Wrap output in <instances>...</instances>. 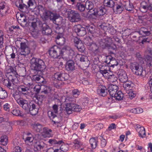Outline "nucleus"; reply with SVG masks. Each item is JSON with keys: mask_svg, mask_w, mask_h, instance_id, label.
<instances>
[{"mask_svg": "<svg viewBox=\"0 0 152 152\" xmlns=\"http://www.w3.org/2000/svg\"><path fill=\"white\" fill-rule=\"evenodd\" d=\"M49 53L50 56L54 58L63 56L67 60H70L75 55L74 50L69 47L64 48L61 50L57 46L54 45L50 49Z\"/></svg>", "mask_w": 152, "mask_h": 152, "instance_id": "1", "label": "nucleus"}, {"mask_svg": "<svg viewBox=\"0 0 152 152\" xmlns=\"http://www.w3.org/2000/svg\"><path fill=\"white\" fill-rule=\"evenodd\" d=\"M62 101L65 102L66 104L65 108L66 112L68 114L72 113V111L80 112L81 109V107L74 103L76 102V99L72 95H67L66 97H64V101Z\"/></svg>", "mask_w": 152, "mask_h": 152, "instance_id": "2", "label": "nucleus"}, {"mask_svg": "<svg viewBox=\"0 0 152 152\" xmlns=\"http://www.w3.org/2000/svg\"><path fill=\"white\" fill-rule=\"evenodd\" d=\"M30 67L32 70L42 72L46 68L45 63L43 60L35 58H33L30 61Z\"/></svg>", "mask_w": 152, "mask_h": 152, "instance_id": "3", "label": "nucleus"}, {"mask_svg": "<svg viewBox=\"0 0 152 152\" xmlns=\"http://www.w3.org/2000/svg\"><path fill=\"white\" fill-rule=\"evenodd\" d=\"M7 76L8 77H7V78L3 80V84L9 89L11 90H13L14 85L15 84H18L19 82L18 78L16 76L12 77L9 75Z\"/></svg>", "mask_w": 152, "mask_h": 152, "instance_id": "4", "label": "nucleus"}, {"mask_svg": "<svg viewBox=\"0 0 152 152\" xmlns=\"http://www.w3.org/2000/svg\"><path fill=\"white\" fill-rule=\"evenodd\" d=\"M66 13L67 18L72 22H78L81 20V16L77 11L71 9H67Z\"/></svg>", "mask_w": 152, "mask_h": 152, "instance_id": "5", "label": "nucleus"}, {"mask_svg": "<svg viewBox=\"0 0 152 152\" xmlns=\"http://www.w3.org/2000/svg\"><path fill=\"white\" fill-rule=\"evenodd\" d=\"M88 39V40L90 41L88 42L87 40H85V42L86 45L89 46V49L96 55L101 53L102 52V50L99 46L96 43L92 42L91 38L89 37Z\"/></svg>", "mask_w": 152, "mask_h": 152, "instance_id": "6", "label": "nucleus"}, {"mask_svg": "<svg viewBox=\"0 0 152 152\" xmlns=\"http://www.w3.org/2000/svg\"><path fill=\"white\" fill-rule=\"evenodd\" d=\"M58 106L57 105L54 104L52 107L53 110L49 111L48 112V116L51 119H52L54 123H58L59 121L57 120L58 118L56 114L58 112Z\"/></svg>", "mask_w": 152, "mask_h": 152, "instance_id": "7", "label": "nucleus"}, {"mask_svg": "<svg viewBox=\"0 0 152 152\" xmlns=\"http://www.w3.org/2000/svg\"><path fill=\"white\" fill-rule=\"evenodd\" d=\"M54 80L55 81H58L59 82L58 83L59 86L61 84V83H60V81H63L67 80L69 78V75L68 74L65 73H55L54 75Z\"/></svg>", "mask_w": 152, "mask_h": 152, "instance_id": "8", "label": "nucleus"}, {"mask_svg": "<svg viewBox=\"0 0 152 152\" xmlns=\"http://www.w3.org/2000/svg\"><path fill=\"white\" fill-rule=\"evenodd\" d=\"M30 49L26 45V44H22L21 47L19 52L18 58L21 57L25 58L30 53Z\"/></svg>", "mask_w": 152, "mask_h": 152, "instance_id": "9", "label": "nucleus"}, {"mask_svg": "<svg viewBox=\"0 0 152 152\" xmlns=\"http://www.w3.org/2000/svg\"><path fill=\"white\" fill-rule=\"evenodd\" d=\"M57 13H54L51 12V11L48 10H45L44 12H43L42 18L45 20H50L53 22L54 21V19L55 18V16L56 15Z\"/></svg>", "mask_w": 152, "mask_h": 152, "instance_id": "10", "label": "nucleus"}, {"mask_svg": "<svg viewBox=\"0 0 152 152\" xmlns=\"http://www.w3.org/2000/svg\"><path fill=\"white\" fill-rule=\"evenodd\" d=\"M34 0H28L27 2L28 6L24 4H19L18 6L16 5L20 11L23 12L27 13L28 12V7L34 5Z\"/></svg>", "mask_w": 152, "mask_h": 152, "instance_id": "11", "label": "nucleus"}, {"mask_svg": "<svg viewBox=\"0 0 152 152\" xmlns=\"http://www.w3.org/2000/svg\"><path fill=\"white\" fill-rule=\"evenodd\" d=\"M99 42L100 47L103 48H105L110 47V45L113 42V41L111 38L107 37L101 40Z\"/></svg>", "mask_w": 152, "mask_h": 152, "instance_id": "12", "label": "nucleus"}, {"mask_svg": "<svg viewBox=\"0 0 152 152\" xmlns=\"http://www.w3.org/2000/svg\"><path fill=\"white\" fill-rule=\"evenodd\" d=\"M33 85L30 83H28L27 84H24L20 85L18 86L17 88L18 91L23 94H26L28 93V91L30 89L32 88Z\"/></svg>", "mask_w": 152, "mask_h": 152, "instance_id": "13", "label": "nucleus"}, {"mask_svg": "<svg viewBox=\"0 0 152 152\" xmlns=\"http://www.w3.org/2000/svg\"><path fill=\"white\" fill-rule=\"evenodd\" d=\"M36 102L34 101H31L28 104V108L26 111L29 110L30 113L32 115H35L38 112V108L36 105Z\"/></svg>", "mask_w": 152, "mask_h": 152, "instance_id": "14", "label": "nucleus"}, {"mask_svg": "<svg viewBox=\"0 0 152 152\" xmlns=\"http://www.w3.org/2000/svg\"><path fill=\"white\" fill-rule=\"evenodd\" d=\"M73 30L79 36H82L86 34V29L81 26V25H78L75 26L73 28Z\"/></svg>", "mask_w": 152, "mask_h": 152, "instance_id": "15", "label": "nucleus"}, {"mask_svg": "<svg viewBox=\"0 0 152 152\" xmlns=\"http://www.w3.org/2000/svg\"><path fill=\"white\" fill-rule=\"evenodd\" d=\"M33 88L34 89V91H36L37 93H39L41 89L44 90H42L41 92L44 93L45 94H47L50 91L49 88L48 87H46L44 85H37L34 87V85H33Z\"/></svg>", "mask_w": 152, "mask_h": 152, "instance_id": "16", "label": "nucleus"}, {"mask_svg": "<svg viewBox=\"0 0 152 152\" xmlns=\"http://www.w3.org/2000/svg\"><path fill=\"white\" fill-rule=\"evenodd\" d=\"M54 19V21L53 23L60 26L61 27H63L65 26V20L63 19L61 17L59 14H57Z\"/></svg>", "mask_w": 152, "mask_h": 152, "instance_id": "17", "label": "nucleus"}, {"mask_svg": "<svg viewBox=\"0 0 152 152\" xmlns=\"http://www.w3.org/2000/svg\"><path fill=\"white\" fill-rule=\"evenodd\" d=\"M54 19V21L53 23L60 26L61 27H63L65 26V20L63 19L61 17L59 14H57Z\"/></svg>", "mask_w": 152, "mask_h": 152, "instance_id": "18", "label": "nucleus"}, {"mask_svg": "<svg viewBox=\"0 0 152 152\" xmlns=\"http://www.w3.org/2000/svg\"><path fill=\"white\" fill-rule=\"evenodd\" d=\"M15 68L11 66H9L7 68L6 71V77H8L7 75H9L10 77L16 76L18 77V75L17 74L16 71L15 70Z\"/></svg>", "mask_w": 152, "mask_h": 152, "instance_id": "19", "label": "nucleus"}, {"mask_svg": "<svg viewBox=\"0 0 152 152\" xmlns=\"http://www.w3.org/2000/svg\"><path fill=\"white\" fill-rule=\"evenodd\" d=\"M17 103L24 109L27 110L28 108V104L27 101L23 98H20L17 100Z\"/></svg>", "mask_w": 152, "mask_h": 152, "instance_id": "20", "label": "nucleus"}, {"mask_svg": "<svg viewBox=\"0 0 152 152\" xmlns=\"http://www.w3.org/2000/svg\"><path fill=\"white\" fill-rule=\"evenodd\" d=\"M97 94L100 96H105L107 95V89L105 86L100 85L99 86L97 89Z\"/></svg>", "mask_w": 152, "mask_h": 152, "instance_id": "21", "label": "nucleus"}, {"mask_svg": "<svg viewBox=\"0 0 152 152\" xmlns=\"http://www.w3.org/2000/svg\"><path fill=\"white\" fill-rule=\"evenodd\" d=\"M41 26L42 33L43 34L49 35L52 33L51 29L46 23L43 24Z\"/></svg>", "mask_w": 152, "mask_h": 152, "instance_id": "22", "label": "nucleus"}, {"mask_svg": "<svg viewBox=\"0 0 152 152\" xmlns=\"http://www.w3.org/2000/svg\"><path fill=\"white\" fill-rule=\"evenodd\" d=\"M118 78L120 81L122 83H124L128 80L126 72L123 70H120L118 72Z\"/></svg>", "mask_w": 152, "mask_h": 152, "instance_id": "23", "label": "nucleus"}, {"mask_svg": "<svg viewBox=\"0 0 152 152\" xmlns=\"http://www.w3.org/2000/svg\"><path fill=\"white\" fill-rule=\"evenodd\" d=\"M118 87L115 85H110L108 88V90L110 96L112 97L115 95V94L118 91Z\"/></svg>", "mask_w": 152, "mask_h": 152, "instance_id": "24", "label": "nucleus"}, {"mask_svg": "<svg viewBox=\"0 0 152 152\" xmlns=\"http://www.w3.org/2000/svg\"><path fill=\"white\" fill-rule=\"evenodd\" d=\"M18 21L19 23L22 27L25 26L27 23L26 17L23 15H20V18H18Z\"/></svg>", "mask_w": 152, "mask_h": 152, "instance_id": "25", "label": "nucleus"}, {"mask_svg": "<svg viewBox=\"0 0 152 152\" xmlns=\"http://www.w3.org/2000/svg\"><path fill=\"white\" fill-rule=\"evenodd\" d=\"M41 23V22L39 20H34L31 23V26L30 28V30L33 32L36 31L37 30L38 26L40 25Z\"/></svg>", "mask_w": 152, "mask_h": 152, "instance_id": "26", "label": "nucleus"}, {"mask_svg": "<svg viewBox=\"0 0 152 152\" xmlns=\"http://www.w3.org/2000/svg\"><path fill=\"white\" fill-rule=\"evenodd\" d=\"M45 145L43 142H36L34 145V150L35 151H40L43 149Z\"/></svg>", "mask_w": 152, "mask_h": 152, "instance_id": "27", "label": "nucleus"}, {"mask_svg": "<svg viewBox=\"0 0 152 152\" xmlns=\"http://www.w3.org/2000/svg\"><path fill=\"white\" fill-rule=\"evenodd\" d=\"M66 69L68 71H72L75 69L74 64L72 61H69L66 64Z\"/></svg>", "mask_w": 152, "mask_h": 152, "instance_id": "28", "label": "nucleus"}, {"mask_svg": "<svg viewBox=\"0 0 152 152\" xmlns=\"http://www.w3.org/2000/svg\"><path fill=\"white\" fill-rule=\"evenodd\" d=\"M74 42L77 44V47L79 51L81 53L84 52L85 50V48L81 41L79 40L77 41L75 40Z\"/></svg>", "mask_w": 152, "mask_h": 152, "instance_id": "29", "label": "nucleus"}, {"mask_svg": "<svg viewBox=\"0 0 152 152\" xmlns=\"http://www.w3.org/2000/svg\"><path fill=\"white\" fill-rule=\"evenodd\" d=\"M52 130L48 129V128L45 127L42 129L41 133L42 135L44 137H50L51 135Z\"/></svg>", "mask_w": 152, "mask_h": 152, "instance_id": "30", "label": "nucleus"}, {"mask_svg": "<svg viewBox=\"0 0 152 152\" xmlns=\"http://www.w3.org/2000/svg\"><path fill=\"white\" fill-rule=\"evenodd\" d=\"M75 8L76 10L80 12H82L85 11L86 9V6H85V4L81 2H77L76 3Z\"/></svg>", "mask_w": 152, "mask_h": 152, "instance_id": "31", "label": "nucleus"}, {"mask_svg": "<svg viewBox=\"0 0 152 152\" xmlns=\"http://www.w3.org/2000/svg\"><path fill=\"white\" fill-rule=\"evenodd\" d=\"M115 1L113 0H104L103 4L104 7L110 8L113 7L115 5Z\"/></svg>", "mask_w": 152, "mask_h": 152, "instance_id": "32", "label": "nucleus"}, {"mask_svg": "<svg viewBox=\"0 0 152 152\" xmlns=\"http://www.w3.org/2000/svg\"><path fill=\"white\" fill-rule=\"evenodd\" d=\"M107 66H102L100 68L99 72L105 77L107 78L109 76V73L107 70Z\"/></svg>", "mask_w": 152, "mask_h": 152, "instance_id": "33", "label": "nucleus"}, {"mask_svg": "<svg viewBox=\"0 0 152 152\" xmlns=\"http://www.w3.org/2000/svg\"><path fill=\"white\" fill-rule=\"evenodd\" d=\"M7 9L5 6V4L3 2L0 3V14L2 16L7 11Z\"/></svg>", "mask_w": 152, "mask_h": 152, "instance_id": "34", "label": "nucleus"}, {"mask_svg": "<svg viewBox=\"0 0 152 152\" xmlns=\"http://www.w3.org/2000/svg\"><path fill=\"white\" fill-rule=\"evenodd\" d=\"M8 96L7 91L0 86V99H4L7 98Z\"/></svg>", "mask_w": 152, "mask_h": 152, "instance_id": "35", "label": "nucleus"}, {"mask_svg": "<svg viewBox=\"0 0 152 152\" xmlns=\"http://www.w3.org/2000/svg\"><path fill=\"white\" fill-rule=\"evenodd\" d=\"M32 127L35 130L41 133L42 130V126L39 123L34 124L32 125Z\"/></svg>", "mask_w": 152, "mask_h": 152, "instance_id": "36", "label": "nucleus"}, {"mask_svg": "<svg viewBox=\"0 0 152 152\" xmlns=\"http://www.w3.org/2000/svg\"><path fill=\"white\" fill-rule=\"evenodd\" d=\"M43 78L39 75H33L32 80L33 81H35L39 83H42L43 81Z\"/></svg>", "mask_w": 152, "mask_h": 152, "instance_id": "37", "label": "nucleus"}, {"mask_svg": "<svg viewBox=\"0 0 152 152\" xmlns=\"http://www.w3.org/2000/svg\"><path fill=\"white\" fill-rule=\"evenodd\" d=\"M124 96V94L122 92L118 91L115 94V95L113 97H114L116 99L118 100H121L123 99Z\"/></svg>", "mask_w": 152, "mask_h": 152, "instance_id": "38", "label": "nucleus"}, {"mask_svg": "<svg viewBox=\"0 0 152 152\" xmlns=\"http://www.w3.org/2000/svg\"><path fill=\"white\" fill-rule=\"evenodd\" d=\"M8 143V137L6 135L1 136L0 138V143L2 145H6Z\"/></svg>", "mask_w": 152, "mask_h": 152, "instance_id": "39", "label": "nucleus"}, {"mask_svg": "<svg viewBox=\"0 0 152 152\" xmlns=\"http://www.w3.org/2000/svg\"><path fill=\"white\" fill-rule=\"evenodd\" d=\"M65 39L62 37L58 35L56 37V42L57 43L60 45H63L65 43Z\"/></svg>", "mask_w": 152, "mask_h": 152, "instance_id": "40", "label": "nucleus"}, {"mask_svg": "<svg viewBox=\"0 0 152 152\" xmlns=\"http://www.w3.org/2000/svg\"><path fill=\"white\" fill-rule=\"evenodd\" d=\"M97 10L99 16L104 15L106 12V10L104 6H101Z\"/></svg>", "mask_w": 152, "mask_h": 152, "instance_id": "41", "label": "nucleus"}, {"mask_svg": "<svg viewBox=\"0 0 152 152\" xmlns=\"http://www.w3.org/2000/svg\"><path fill=\"white\" fill-rule=\"evenodd\" d=\"M89 142L92 148L94 149L96 148L97 142V141L96 139L95 138H91L89 140Z\"/></svg>", "mask_w": 152, "mask_h": 152, "instance_id": "42", "label": "nucleus"}, {"mask_svg": "<svg viewBox=\"0 0 152 152\" xmlns=\"http://www.w3.org/2000/svg\"><path fill=\"white\" fill-rule=\"evenodd\" d=\"M140 66L137 63L134 62L130 64V68L133 72L139 69Z\"/></svg>", "mask_w": 152, "mask_h": 152, "instance_id": "43", "label": "nucleus"}, {"mask_svg": "<svg viewBox=\"0 0 152 152\" xmlns=\"http://www.w3.org/2000/svg\"><path fill=\"white\" fill-rule=\"evenodd\" d=\"M87 29L89 32L91 34L92 36H94V35L96 33V30L95 26H90L87 27Z\"/></svg>", "mask_w": 152, "mask_h": 152, "instance_id": "44", "label": "nucleus"}, {"mask_svg": "<svg viewBox=\"0 0 152 152\" xmlns=\"http://www.w3.org/2000/svg\"><path fill=\"white\" fill-rule=\"evenodd\" d=\"M123 84V87L124 89L126 91H131L132 89V87L131 86V83L128 82H125Z\"/></svg>", "mask_w": 152, "mask_h": 152, "instance_id": "45", "label": "nucleus"}, {"mask_svg": "<svg viewBox=\"0 0 152 152\" xmlns=\"http://www.w3.org/2000/svg\"><path fill=\"white\" fill-rule=\"evenodd\" d=\"M138 131L139 132V135L140 137L143 138L146 137L145 129L142 126L140 129V130Z\"/></svg>", "mask_w": 152, "mask_h": 152, "instance_id": "46", "label": "nucleus"}, {"mask_svg": "<svg viewBox=\"0 0 152 152\" xmlns=\"http://www.w3.org/2000/svg\"><path fill=\"white\" fill-rule=\"evenodd\" d=\"M124 7L126 10L128 11H131L134 8L132 4L130 2H126L124 5Z\"/></svg>", "mask_w": 152, "mask_h": 152, "instance_id": "47", "label": "nucleus"}, {"mask_svg": "<svg viewBox=\"0 0 152 152\" xmlns=\"http://www.w3.org/2000/svg\"><path fill=\"white\" fill-rule=\"evenodd\" d=\"M85 6H86V8L88 10H89V11L94 8L93 3L89 1H87L86 2Z\"/></svg>", "mask_w": 152, "mask_h": 152, "instance_id": "48", "label": "nucleus"}, {"mask_svg": "<svg viewBox=\"0 0 152 152\" xmlns=\"http://www.w3.org/2000/svg\"><path fill=\"white\" fill-rule=\"evenodd\" d=\"M116 13L120 14L124 9L123 5L122 4H117L116 5Z\"/></svg>", "mask_w": 152, "mask_h": 152, "instance_id": "49", "label": "nucleus"}, {"mask_svg": "<svg viewBox=\"0 0 152 152\" xmlns=\"http://www.w3.org/2000/svg\"><path fill=\"white\" fill-rule=\"evenodd\" d=\"M89 12H91V15L95 17H98L99 16L97 9L96 8H93L91 10H90Z\"/></svg>", "mask_w": 152, "mask_h": 152, "instance_id": "50", "label": "nucleus"}, {"mask_svg": "<svg viewBox=\"0 0 152 152\" xmlns=\"http://www.w3.org/2000/svg\"><path fill=\"white\" fill-rule=\"evenodd\" d=\"M68 149L69 145L64 144L61 145L60 149H58V150H60V151H58V152H61V151L66 152Z\"/></svg>", "mask_w": 152, "mask_h": 152, "instance_id": "51", "label": "nucleus"}, {"mask_svg": "<svg viewBox=\"0 0 152 152\" xmlns=\"http://www.w3.org/2000/svg\"><path fill=\"white\" fill-rule=\"evenodd\" d=\"M73 143L74 144L73 147L75 149H77V147L78 148L82 145L81 142L79 139H77L73 141Z\"/></svg>", "mask_w": 152, "mask_h": 152, "instance_id": "52", "label": "nucleus"}, {"mask_svg": "<svg viewBox=\"0 0 152 152\" xmlns=\"http://www.w3.org/2000/svg\"><path fill=\"white\" fill-rule=\"evenodd\" d=\"M143 69L142 66H140L139 68V69H137L135 71V74L138 76H142L143 75L142 73L143 72Z\"/></svg>", "mask_w": 152, "mask_h": 152, "instance_id": "53", "label": "nucleus"}, {"mask_svg": "<svg viewBox=\"0 0 152 152\" xmlns=\"http://www.w3.org/2000/svg\"><path fill=\"white\" fill-rule=\"evenodd\" d=\"M11 113L14 115H15L17 116H22V111L19 110H14L12 111Z\"/></svg>", "mask_w": 152, "mask_h": 152, "instance_id": "54", "label": "nucleus"}, {"mask_svg": "<svg viewBox=\"0 0 152 152\" xmlns=\"http://www.w3.org/2000/svg\"><path fill=\"white\" fill-rule=\"evenodd\" d=\"M48 142L52 145H54L55 144H61L63 142L62 140H60L58 141H57L55 139H50L48 141Z\"/></svg>", "mask_w": 152, "mask_h": 152, "instance_id": "55", "label": "nucleus"}, {"mask_svg": "<svg viewBox=\"0 0 152 152\" xmlns=\"http://www.w3.org/2000/svg\"><path fill=\"white\" fill-rule=\"evenodd\" d=\"M131 111V112L134 113H140L143 112L142 109L139 107L132 109Z\"/></svg>", "mask_w": 152, "mask_h": 152, "instance_id": "56", "label": "nucleus"}, {"mask_svg": "<svg viewBox=\"0 0 152 152\" xmlns=\"http://www.w3.org/2000/svg\"><path fill=\"white\" fill-rule=\"evenodd\" d=\"M109 81L111 83H113L116 82L117 80V78L114 75H111L108 78Z\"/></svg>", "mask_w": 152, "mask_h": 152, "instance_id": "57", "label": "nucleus"}, {"mask_svg": "<svg viewBox=\"0 0 152 152\" xmlns=\"http://www.w3.org/2000/svg\"><path fill=\"white\" fill-rule=\"evenodd\" d=\"M100 139L101 140V145L102 147H104L106 145L107 142L106 140L103 136H101Z\"/></svg>", "mask_w": 152, "mask_h": 152, "instance_id": "58", "label": "nucleus"}, {"mask_svg": "<svg viewBox=\"0 0 152 152\" xmlns=\"http://www.w3.org/2000/svg\"><path fill=\"white\" fill-rule=\"evenodd\" d=\"M73 96L77 97L80 94V91L77 89H74L72 91Z\"/></svg>", "mask_w": 152, "mask_h": 152, "instance_id": "59", "label": "nucleus"}, {"mask_svg": "<svg viewBox=\"0 0 152 152\" xmlns=\"http://www.w3.org/2000/svg\"><path fill=\"white\" fill-rule=\"evenodd\" d=\"M22 39V38H19L15 42V43L16 44L17 46L18 47L19 45H20V47H21L22 44H26L25 42H21V40Z\"/></svg>", "mask_w": 152, "mask_h": 152, "instance_id": "60", "label": "nucleus"}, {"mask_svg": "<svg viewBox=\"0 0 152 152\" xmlns=\"http://www.w3.org/2000/svg\"><path fill=\"white\" fill-rule=\"evenodd\" d=\"M34 140V137L31 136L27 137L25 139V141L26 143L31 142Z\"/></svg>", "mask_w": 152, "mask_h": 152, "instance_id": "61", "label": "nucleus"}, {"mask_svg": "<svg viewBox=\"0 0 152 152\" xmlns=\"http://www.w3.org/2000/svg\"><path fill=\"white\" fill-rule=\"evenodd\" d=\"M3 109L4 110L9 112L10 110V105L8 103H6L4 105Z\"/></svg>", "mask_w": 152, "mask_h": 152, "instance_id": "62", "label": "nucleus"}, {"mask_svg": "<svg viewBox=\"0 0 152 152\" xmlns=\"http://www.w3.org/2000/svg\"><path fill=\"white\" fill-rule=\"evenodd\" d=\"M127 93L128 95L129 96V97L130 98V99H132L135 96V94L131 90L130 91H129Z\"/></svg>", "mask_w": 152, "mask_h": 152, "instance_id": "63", "label": "nucleus"}, {"mask_svg": "<svg viewBox=\"0 0 152 152\" xmlns=\"http://www.w3.org/2000/svg\"><path fill=\"white\" fill-rule=\"evenodd\" d=\"M117 62L116 60L114 58H113L111 61L110 64H111L110 65L111 66H113L115 65H117Z\"/></svg>", "mask_w": 152, "mask_h": 152, "instance_id": "64", "label": "nucleus"}]
</instances>
